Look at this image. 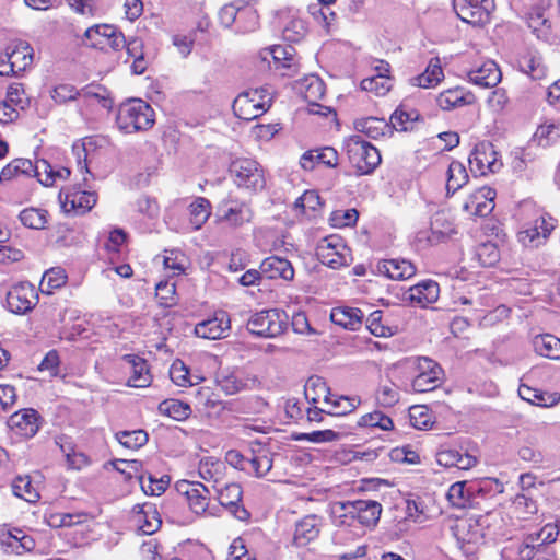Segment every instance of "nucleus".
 I'll return each mask as SVG.
<instances>
[{
    "label": "nucleus",
    "mask_w": 560,
    "mask_h": 560,
    "mask_svg": "<svg viewBox=\"0 0 560 560\" xmlns=\"http://www.w3.org/2000/svg\"><path fill=\"white\" fill-rule=\"evenodd\" d=\"M116 122L125 133L148 130L154 124V110L147 102L133 98L119 106Z\"/></svg>",
    "instance_id": "f257e3e1"
},
{
    "label": "nucleus",
    "mask_w": 560,
    "mask_h": 560,
    "mask_svg": "<svg viewBox=\"0 0 560 560\" xmlns=\"http://www.w3.org/2000/svg\"><path fill=\"white\" fill-rule=\"evenodd\" d=\"M306 31V24L302 19H292L285 24L282 35L285 40L298 43L305 36Z\"/></svg>",
    "instance_id": "0e129e2a"
},
{
    "label": "nucleus",
    "mask_w": 560,
    "mask_h": 560,
    "mask_svg": "<svg viewBox=\"0 0 560 560\" xmlns=\"http://www.w3.org/2000/svg\"><path fill=\"white\" fill-rule=\"evenodd\" d=\"M289 316L284 311L268 308L253 314L247 320V329L258 337L276 338L287 330Z\"/></svg>",
    "instance_id": "20e7f679"
},
{
    "label": "nucleus",
    "mask_w": 560,
    "mask_h": 560,
    "mask_svg": "<svg viewBox=\"0 0 560 560\" xmlns=\"http://www.w3.org/2000/svg\"><path fill=\"white\" fill-rule=\"evenodd\" d=\"M450 530L460 548L476 545L482 539V529L474 517H459L450 521Z\"/></svg>",
    "instance_id": "f8f14e48"
},
{
    "label": "nucleus",
    "mask_w": 560,
    "mask_h": 560,
    "mask_svg": "<svg viewBox=\"0 0 560 560\" xmlns=\"http://www.w3.org/2000/svg\"><path fill=\"white\" fill-rule=\"evenodd\" d=\"M176 288L175 283L168 281H161L155 287V296L161 306L171 307L176 304Z\"/></svg>",
    "instance_id": "e2e57ef3"
},
{
    "label": "nucleus",
    "mask_w": 560,
    "mask_h": 560,
    "mask_svg": "<svg viewBox=\"0 0 560 560\" xmlns=\"http://www.w3.org/2000/svg\"><path fill=\"white\" fill-rule=\"evenodd\" d=\"M298 89L308 104L319 101L325 95V84L323 80L315 74L305 77L299 83Z\"/></svg>",
    "instance_id": "58836bf2"
},
{
    "label": "nucleus",
    "mask_w": 560,
    "mask_h": 560,
    "mask_svg": "<svg viewBox=\"0 0 560 560\" xmlns=\"http://www.w3.org/2000/svg\"><path fill=\"white\" fill-rule=\"evenodd\" d=\"M34 172L32 177H36L37 180L44 186H52L54 185V167L49 164L48 161L42 159L37 160L34 164Z\"/></svg>",
    "instance_id": "338daca9"
},
{
    "label": "nucleus",
    "mask_w": 560,
    "mask_h": 560,
    "mask_svg": "<svg viewBox=\"0 0 560 560\" xmlns=\"http://www.w3.org/2000/svg\"><path fill=\"white\" fill-rule=\"evenodd\" d=\"M469 165L472 173L487 175L498 172L502 162L498 159L494 145L488 141L477 143L469 155Z\"/></svg>",
    "instance_id": "1a4fd4ad"
},
{
    "label": "nucleus",
    "mask_w": 560,
    "mask_h": 560,
    "mask_svg": "<svg viewBox=\"0 0 560 560\" xmlns=\"http://www.w3.org/2000/svg\"><path fill=\"white\" fill-rule=\"evenodd\" d=\"M218 218L220 222L231 228H240L252 221L253 210L247 202L229 196L220 202Z\"/></svg>",
    "instance_id": "9d476101"
},
{
    "label": "nucleus",
    "mask_w": 560,
    "mask_h": 560,
    "mask_svg": "<svg viewBox=\"0 0 560 560\" xmlns=\"http://www.w3.org/2000/svg\"><path fill=\"white\" fill-rule=\"evenodd\" d=\"M114 25L97 24L89 27L84 33L83 44L92 48L105 49L108 36L114 34Z\"/></svg>",
    "instance_id": "c9c22d12"
},
{
    "label": "nucleus",
    "mask_w": 560,
    "mask_h": 560,
    "mask_svg": "<svg viewBox=\"0 0 560 560\" xmlns=\"http://www.w3.org/2000/svg\"><path fill=\"white\" fill-rule=\"evenodd\" d=\"M19 218L24 226L40 230L44 229L47 223V211L37 208H27L21 211Z\"/></svg>",
    "instance_id": "603ef678"
},
{
    "label": "nucleus",
    "mask_w": 560,
    "mask_h": 560,
    "mask_svg": "<svg viewBox=\"0 0 560 560\" xmlns=\"http://www.w3.org/2000/svg\"><path fill=\"white\" fill-rule=\"evenodd\" d=\"M420 115L415 109L407 110L404 106L398 107L390 116V125L397 131H409L413 129V125Z\"/></svg>",
    "instance_id": "a18cd8bd"
},
{
    "label": "nucleus",
    "mask_w": 560,
    "mask_h": 560,
    "mask_svg": "<svg viewBox=\"0 0 560 560\" xmlns=\"http://www.w3.org/2000/svg\"><path fill=\"white\" fill-rule=\"evenodd\" d=\"M195 487V491L190 492V497L187 499V502L195 514L201 515L208 509L210 490L202 483Z\"/></svg>",
    "instance_id": "09e8293b"
},
{
    "label": "nucleus",
    "mask_w": 560,
    "mask_h": 560,
    "mask_svg": "<svg viewBox=\"0 0 560 560\" xmlns=\"http://www.w3.org/2000/svg\"><path fill=\"white\" fill-rule=\"evenodd\" d=\"M360 402L361 400L357 396H343L330 392L325 401V411L331 416H345L354 411Z\"/></svg>",
    "instance_id": "c85d7f7f"
},
{
    "label": "nucleus",
    "mask_w": 560,
    "mask_h": 560,
    "mask_svg": "<svg viewBox=\"0 0 560 560\" xmlns=\"http://www.w3.org/2000/svg\"><path fill=\"white\" fill-rule=\"evenodd\" d=\"M235 184L244 189L258 191L266 186L265 171L261 165L252 159H236L230 166Z\"/></svg>",
    "instance_id": "39448f33"
},
{
    "label": "nucleus",
    "mask_w": 560,
    "mask_h": 560,
    "mask_svg": "<svg viewBox=\"0 0 560 560\" xmlns=\"http://www.w3.org/2000/svg\"><path fill=\"white\" fill-rule=\"evenodd\" d=\"M12 491L14 495L31 503L39 499V493L32 485L30 476H18L12 482Z\"/></svg>",
    "instance_id": "de8ad7c7"
},
{
    "label": "nucleus",
    "mask_w": 560,
    "mask_h": 560,
    "mask_svg": "<svg viewBox=\"0 0 560 560\" xmlns=\"http://www.w3.org/2000/svg\"><path fill=\"white\" fill-rule=\"evenodd\" d=\"M33 164L34 163L28 159H14L1 170L0 182L11 180L19 175L32 177L34 172Z\"/></svg>",
    "instance_id": "c03bdc74"
},
{
    "label": "nucleus",
    "mask_w": 560,
    "mask_h": 560,
    "mask_svg": "<svg viewBox=\"0 0 560 560\" xmlns=\"http://www.w3.org/2000/svg\"><path fill=\"white\" fill-rule=\"evenodd\" d=\"M474 102L475 95L459 86L441 92L436 98L439 107L443 110H452L457 107L470 105Z\"/></svg>",
    "instance_id": "b1692460"
},
{
    "label": "nucleus",
    "mask_w": 560,
    "mask_h": 560,
    "mask_svg": "<svg viewBox=\"0 0 560 560\" xmlns=\"http://www.w3.org/2000/svg\"><path fill=\"white\" fill-rule=\"evenodd\" d=\"M330 517L336 526H353L354 501H338L330 504Z\"/></svg>",
    "instance_id": "4c0bfd02"
},
{
    "label": "nucleus",
    "mask_w": 560,
    "mask_h": 560,
    "mask_svg": "<svg viewBox=\"0 0 560 560\" xmlns=\"http://www.w3.org/2000/svg\"><path fill=\"white\" fill-rule=\"evenodd\" d=\"M466 75L469 82L486 89L497 86L502 79L500 68L493 60L482 61L468 70Z\"/></svg>",
    "instance_id": "a211bd4d"
},
{
    "label": "nucleus",
    "mask_w": 560,
    "mask_h": 560,
    "mask_svg": "<svg viewBox=\"0 0 560 560\" xmlns=\"http://www.w3.org/2000/svg\"><path fill=\"white\" fill-rule=\"evenodd\" d=\"M495 191L490 187H482L471 194L463 205V210L475 217H487L494 209Z\"/></svg>",
    "instance_id": "6ab92c4d"
},
{
    "label": "nucleus",
    "mask_w": 560,
    "mask_h": 560,
    "mask_svg": "<svg viewBox=\"0 0 560 560\" xmlns=\"http://www.w3.org/2000/svg\"><path fill=\"white\" fill-rule=\"evenodd\" d=\"M96 194L80 190L78 187H66L59 192V202L65 213L82 215L89 212L96 203Z\"/></svg>",
    "instance_id": "6e6552de"
},
{
    "label": "nucleus",
    "mask_w": 560,
    "mask_h": 560,
    "mask_svg": "<svg viewBox=\"0 0 560 560\" xmlns=\"http://www.w3.org/2000/svg\"><path fill=\"white\" fill-rule=\"evenodd\" d=\"M377 269L381 273L393 280H405L416 273L415 265L406 259H385L378 262Z\"/></svg>",
    "instance_id": "a878e982"
},
{
    "label": "nucleus",
    "mask_w": 560,
    "mask_h": 560,
    "mask_svg": "<svg viewBox=\"0 0 560 560\" xmlns=\"http://www.w3.org/2000/svg\"><path fill=\"white\" fill-rule=\"evenodd\" d=\"M416 371L417 374L411 382V388L416 393L434 390L443 383V369L430 358H419Z\"/></svg>",
    "instance_id": "423d86ee"
},
{
    "label": "nucleus",
    "mask_w": 560,
    "mask_h": 560,
    "mask_svg": "<svg viewBox=\"0 0 560 560\" xmlns=\"http://www.w3.org/2000/svg\"><path fill=\"white\" fill-rule=\"evenodd\" d=\"M476 256L483 267H492L500 259L499 248L494 243H482L477 247Z\"/></svg>",
    "instance_id": "052dcab7"
},
{
    "label": "nucleus",
    "mask_w": 560,
    "mask_h": 560,
    "mask_svg": "<svg viewBox=\"0 0 560 560\" xmlns=\"http://www.w3.org/2000/svg\"><path fill=\"white\" fill-rule=\"evenodd\" d=\"M363 312L357 307L338 306L330 313V319L334 324L346 329L357 330L362 325Z\"/></svg>",
    "instance_id": "bb28decb"
},
{
    "label": "nucleus",
    "mask_w": 560,
    "mask_h": 560,
    "mask_svg": "<svg viewBox=\"0 0 560 560\" xmlns=\"http://www.w3.org/2000/svg\"><path fill=\"white\" fill-rule=\"evenodd\" d=\"M271 103L272 95L269 89H252L237 95L233 102V112L240 119L250 121L265 114Z\"/></svg>",
    "instance_id": "f03ea898"
},
{
    "label": "nucleus",
    "mask_w": 560,
    "mask_h": 560,
    "mask_svg": "<svg viewBox=\"0 0 560 560\" xmlns=\"http://www.w3.org/2000/svg\"><path fill=\"white\" fill-rule=\"evenodd\" d=\"M387 125L383 119L374 118V117H368L362 120H359L355 122V129L359 132L365 133L368 137L377 139L380 136H382L383 129Z\"/></svg>",
    "instance_id": "680f3d73"
},
{
    "label": "nucleus",
    "mask_w": 560,
    "mask_h": 560,
    "mask_svg": "<svg viewBox=\"0 0 560 560\" xmlns=\"http://www.w3.org/2000/svg\"><path fill=\"white\" fill-rule=\"evenodd\" d=\"M11 62L16 72L24 70L32 62V48L28 43L14 40L7 46Z\"/></svg>",
    "instance_id": "e433bc0d"
},
{
    "label": "nucleus",
    "mask_w": 560,
    "mask_h": 560,
    "mask_svg": "<svg viewBox=\"0 0 560 560\" xmlns=\"http://www.w3.org/2000/svg\"><path fill=\"white\" fill-rule=\"evenodd\" d=\"M7 103L15 105L20 109H25L30 105L28 98L25 96L22 83L14 82L9 85L5 96Z\"/></svg>",
    "instance_id": "69168bd1"
},
{
    "label": "nucleus",
    "mask_w": 560,
    "mask_h": 560,
    "mask_svg": "<svg viewBox=\"0 0 560 560\" xmlns=\"http://www.w3.org/2000/svg\"><path fill=\"white\" fill-rule=\"evenodd\" d=\"M319 534V518L312 514L302 518L295 526L293 541L296 546H306Z\"/></svg>",
    "instance_id": "c756f323"
},
{
    "label": "nucleus",
    "mask_w": 560,
    "mask_h": 560,
    "mask_svg": "<svg viewBox=\"0 0 560 560\" xmlns=\"http://www.w3.org/2000/svg\"><path fill=\"white\" fill-rule=\"evenodd\" d=\"M261 273L268 279H283L291 281L294 278V268L292 264L278 256L265 258L260 264Z\"/></svg>",
    "instance_id": "4be33fe9"
},
{
    "label": "nucleus",
    "mask_w": 560,
    "mask_h": 560,
    "mask_svg": "<svg viewBox=\"0 0 560 560\" xmlns=\"http://www.w3.org/2000/svg\"><path fill=\"white\" fill-rule=\"evenodd\" d=\"M38 300L35 287L30 282H19L7 293L8 310L14 314H25L33 310Z\"/></svg>",
    "instance_id": "9b49d317"
},
{
    "label": "nucleus",
    "mask_w": 560,
    "mask_h": 560,
    "mask_svg": "<svg viewBox=\"0 0 560 560\" xmlns=\"http://www.w3.org/2000/svg\"><path fill=\"white\" fill-rule=\"evenodd\" d=\"M560 139V125L545 124L537 128L534 140L540 147H548L556 143Z\"/></svg>",
    "instance_id": "4d7b16f0"
},
{
    "label": "nucleus",
    "mask_w": 560,
    "mask_h": 560,
    "mask_svg": "<svg viewBox=\"0 0 560 560\" xmlns=\"http://www.w3.org/2000/svg\"><path fill=\"white\" fill-rule=\"evenodd\" d=\"M382 513V505L377 501L357 500L354 501V516L359 524L372 527L375 526Z\"/></svg>",
    "instance_id": "cd10ccee"
},
{
    "label": "nucleus",
    "mask_w": 560,
    "mask_h": 560,
    "mask_svg": "<svg viewBox=\"0 0 560 560\" xmlns=\"http://www.w3.org/2000/svg\"><path fill=\"white\" fill-rule=\"evenodd\" d=\"M533 347L537 354L552 359H560V339L551 334L538 335L533 339Z\"/></svg>",
    "instance_id": "f704fd0d"
},
{
    "label": "nucleus",
    "mask_w": 560,
    "mask_h": 560,
    "mask_svg": "<svg viewBox=\"0 0 560 560\" xmlns=\"http://www.w3.org/2000/svg\"><path fill=\"white\" fill-rule=\"evenodd\" d=\"M300 164L307 171L313 170L317 164L336 167L338 165V152L331 147L310 150L301 156Z\"/></svg>",
    "instance_id": "5701e85b"
},
{
    "label": "nucleus",
    "mask_w": 560,
    "mask_h": 560,
    "mask_svg": "<svg viewBox=\"0 0 560 560\" xmlns=\"http://www.w3.org/2000/svg\"><path fill=\"white\" fill-rule=\"evenodd\" d=\"M213 488L217 491L220 504L230 508L235 517L241 521L247 520L249 517V513L241 504L243 491L238 483L232 482L225 485L222 488H218L217 486H213Z\"/></svg>",
    "instance_id": "f3484780"
},
{
    "label": "nucleus",
    "mask_w": 560,
    "mask_h": 560,
    "mask_svg": "<svg viewBox=\"0 0 560 560\" xmlns=\"http://www.w3.org/2000/svg\"><path fill=\"white\" fill-rule=\"evenodd\" d=\"M277 70H283L282 74L292 77L298 72L294 58V48L291 46H273L270 49Z\"/></svg>",
    "instance_id": "7c9ffc66"
},
{
    "label": "nucleus",
    "mask_w": 560,
    "mask_h": 560,
    "mask_svg": "<svg viewBox=\"0 0 560 560\" xmlns=\"http://www.w3.org/2000/svg\"><path fill=\"white\" fill-rule=\"evenodd\" d=\"M272 464V454L268 450L259 448L253 451L248 463V474H254L256 477L261 478L270 471Z\"/></svg>",
    "instance_id": "37998d69"
},
{
    "label": "nucleus",
    "mask_w": 560,
    "mask_h": 560,
    "mask_svg": "<svg viewBox=\"0 0 560 560\" xmlns=\"http://www.w3.org/2000/svg\"><path fill=\"white\" fill-rule=\"evenodd\" d=\"M330 388L325 380L318 375L308 377L304 386V395L308 402L316 405L320 400L325 404L327 397L330 395Z\"/></svg>",
    "instance_id": "ea45409f"
},
{
    "label": "nucleus",
    "mask_w": 560,
    "mask_h": 560,
    "mask_svg": "<svg viewBox=\"0 0 560 560\" xmlns=\"http://www.w3.org/2000/svg\"><path fill=\"white\" fill-rule=\"evenodd\" d=\"M359 212L355 209L336 210L330 214L329 221L334 228L352 226L357 223Z\"/></svg>",
    "instance_id": "774afa93"
},
{
    "label": "nucleus",
    "mask_w": 560,
    "mask_h": 560,
    "mask_svg": "<svg viewBox=\"0 0 560 560\" xmlns=\"http://www.w3.org/2000/svg\"><path fill=\"white\" fill-rule=\"evenodd\" d=\"M67 281V276L61 268H51L46 271L40 281V290L43 293L50 294L51 290L61 288Z\"/></svg>",
    "instance_id": "5fc2aeb1"
},
{
    "label": "nucleus",
    "mask_w": 560,
    "mask_h": 560,
    "mask_svg": "<svg viewBox=\"0 0 560 560\" xmlns=\"http://www.w3.org/2000/svg\"><path fill=\"white\" fill-rule=\"evenodd\" d=\"M358 425L364 428H378L384 431L392 430L394 427L393 420L381 411H373L362 416L358 421Z\"/></svg>",
    "instance_id": "13d9d810"
},
{
    "label": "nucleus",
    "mask_w": 560,
    "mask_h": 560,
    "mask_svg": "<svg viewBox=\"0 0 560 560\" xmlns=\"http://www.w3.org/2000/svg\"><path fill=\"white\" fill-rule=\"evenodd\" d=\"M345 148L350 163L360 175L372 173L381 163L378 150L360 135L347 139Z\"/></svg>",
    "instance_id": "7ed1b4c3"
},
{
    "label": "nucleus",
    "mask_w": 560,
    "mask_h": 560,
    "mask_svg": "<svg viewBox=\"0 0 560 560\" xmlns=\"http://www.w3.org/2000/svg\"><path fill=\"white\" fill-rule=\"evenodd\" d=\"M469 176L464 164L459 161H452L447 168L446 194H455L468 183Z\"/></svg>",
    "instance_id": "a19ab883"
},
{
    "label": "nucleus",
    "mask_w": 560,
    "mask_h": 560,
    "mask_svg": "<svg viewBox=\"0 0 560 560\" xmlns=\"http://www.w3.org/2000/svg\"><path fill=\"white\" fill-rule=\"evenodd\" d=\"M389 75H373L361 81V89L376 95H385L392 88Z\"/></svg>",
    "instance_id": "bf43d9fd"
},
{
    "label": "nucleus",
    "mask_w": 560,
    "mask_h": 560,
    "mask_svg": "<svg viewBox=\"0 0 560 560\" xmlns=\"http://www.w3.org/2000/svg\"><path fill=\"white\" fill-rule=\"evenodd\" d=\"M230 328L229 314L225 311H218L212 318L198 323L195 327V334L200 338L217 340L226 337Z\"/></svg>",
    "instance_id": "2eb2a0df"
},
{
    "label": "nucleus",
    "mask_w": 560,
    "mask_h": 560,
    "mask_svg": "<svg viewBox=\"0 0 560 560\" xmlns=\"http://www.w3.org/2000/svg\"><path fill=\"white\" fill-rule=\"evenodd\" d=\"M346 246L339 237H325L317 247V256L323 264L337 269L349 264V255L345 253Z\"/></svg>",
    "instance_id": "4468645a"
},
{
    "label": "nucleus",
    "mask_w": 560,
    "mask_h": 560,
    "mask_svg": "<svg viewBox=\"0 0 560 560\" xmlns=\"http://www.w3.org/2000/svg\"><path fill=\"white\" fill-rule=\"evenodd\" d=\"M555 226L556 220L548 213H542L529 228L520 232V241L526 246H538L549 237Z\"/></svg>",
    "instance_id": "dca6fc26"
},
{
    "label": "nucleus",
    "mask_w": 560,
    "mask_h": 560,
    "mask_svg": "<svg viewBox=\"0 0 560 560\" xmlns=\"http://www.w3.org/2000/svg\"><path fill=\"white\" fill-rule=\"evenodd\" d=\"M118 442L130 450H138L147 444L148 433L144 430L120 431L116 433Z\"/></svg>",
    "instance_id": "864d4df0"
},
{
    "label": "nucleus",
    "mask_w": 560,
    "mask_h": 560,
    "mask_svg": "<svg viewBox=\"0 0 560 560\" xmlns=\"http://www.w3.org/2000/svg\"><path fill=\"white\" fill-rule=\"evenodd\" d=\"M0 545L8 553L21 555L35 548V540L23 529L13 528L0 534Z\"/></svg>",
    "instance_id": "aec40b11"
},
{
    "label": "nucleus",
    "mask_w": 560,
    "mask_h": 560,
    "mask_svg": "<svg viewBox=\"0 0 560 560\" xmlns=\"http://www.w3.org/2000/svg\"><path fill=\"white\" fill-rule=\"evenodd\" d=\"M366 327L370 332L376 337H390L397 328L383 323V312L377 310L372 312L366 318Z\"/></svg>",
    "instance_id": "3c124183"
},
{
    "label": "nucleus",
    "mask_w": 560,
    "mask_h": 560,
    "mask_svg": "<svg viewBox=\"0 0 560 560\" xmlns=\"http://www.w3.org/2000/svg\"><path fill=\"white\" fill-rule=\"evenodd\" d=\"M223 463L214 457H203L198 465V474L206 481L213 480L218 483V475L221 474Z\"/></svg>",
    "instance_id": "6e6d98bb"
},
{
    "label": "nucleus",
    "mask_w": 560,
    "mask_h": 560,
    "mask_svg": "<svg viewBox=\"0 0 560 560\" xmlns=\"http://www.w3.org/2000/svg\"><path fill=\"white\" fill-rule=\"evenodd\" d=\"M125 360L131 365V375L128 385L131 387H147L150 385L151 375L145 360L135 354L125 355Z\"/></svg>",
    "instance_id": "2f4dec72"
},
{
    "label": "nucleus",
    "mask_w": 560,
    "mask_h": 560,
    "mask_svg": "<svg viewBox=\"0 0 560 560\" xmlns=\"http://www.w3.org/2000/svg\"><path fill=\"white\" fill-rule=\"evenodd\" d=\"M190 223L194 230H199L211 214V203L203 197H197L189 206Z\"/></svg>",
    "instance_id": "49530a36"
},
{
    "label": "nucleus",
    "mask_w": 560,
    "mask_h": 560,
    "mask_svg": "<svg viewBox=\"0 0 560 560\" xmlns=\"http://www.w3.org/2000/svg\"><path fill=\"white\" fill-rule=\"evenodd\" d=\"M135 509H139L137 522L143 534L151 535L160 528L162 521L153 504L144 503L141 506L137 505Z\"/></svg>",
    "instance_id": "72a5a7b5"
},
{
    "label": "nucleus",
    "mask_w": 560,
    "mask_h": 560,
    "mask_svg": "<svg viewBox=\"0 0 560 560\" xmlns=\"http://www.w3.org/2000/svg\"><path fill=\"white\" fill-rule=\"evenodd\" d=\"M9 425L24 438L34 436L39 429V416L35 409L28 408L14 412L9 419Z\"/></svg>",
    "instance_id": "412c9836"
},
{
    "label": "nucleus",
    "mask_w": 560,
    "mask_h": 560,
    "mask_svg": "<svg viewBox=\"0 0 560 560\" xmlns=\"http://www.w3.org/2000/svg\"><path fill=\"white\" fill-rule=\"evenodd\" d=\"M439 294L440 288L438 282L433 280H425L409 289L408 300L421 307H425L427 305L438 301Z\"/></svg>",
    "instance_id": "393cba45"
},
{
    "label": "nucleus",
    "mask_w": 560,
    "mask_h": 560,
    "mask_svg": "<svg viewBox=\"0 0 560 560\" xmlns=\"http://www.w3.org/2000/svg\"><path fill=\"white\" fill-rule=\"evenodd\" d=\"M444 78V73L441 67L440 59L438 57L431 58L429 65L424 72L418 74L410 79V82L415 86L430 89L438 85L442 79Z\"/></svg>",
    "instance_id": "473e14b6"
},
{
    "label": "nucleus",
    "mask_w": 560,
    "mask_h": 560,
    "mask_svg": "<svg viewBox=\"0 0 560 560\" xmlns=\"http://www.w3.org/2000/svg\"><path fill=\"white\" fill-rule=\"evenodd\" d=\"M458 18L471 25H483L489 22L494 9L493 0H453Z\"/></svg>",
    "instance_id": "0eeeda50"
},
{
    "label": "nucleus",
    "mask_w": 560,
    "mask_h": 560,
    "mask_svg": "<svg viewBox=\"0 0 560 560\" xmlns=\"http://www.w3.org/2000/svg\"><path fill=\"white\" fill-rule=\"evenodd\" d=\"M159 411L177 421L185 420L190 415V407L176 399H166L159 405Z\"/></svg>",
    "instance_id": "8fccbe9b"
},
{
    "label": "nucleus",
    "mask_w": 560,
    "mask_h": 560,
    "mask_svg": "<svg viewBox=\"0 0 560 560\" xmlns=\"http://www.w3.org/2000/svg\"><path fill=\"white\" fill-rule=\"evenodd\" d=\"M518 395L523 400L540 407L553 406L559 400V396L557 394H548L540 389L529 387L525 384H522L518 387Z\"/></svg>",
    "instance_id": "79ce46f5"
},
{
    "label": "nucleus",
    "mask_w": 560,
    "mask_h": 560,
    "mask_svg": "<svg viewBox=\"0 0 560 560\" xmlns=\"http://www.w3.org/2000/svg\"><path fill=\"white\" fill-rule=\"evenodd\" d=\"M483 494L485 491L479 483L457 481L450 487L446 498L452 506L457 509H467L477 504V497Z\"/></svg>",
    "instance_id": "ddd939ff"
}]
</instances>
